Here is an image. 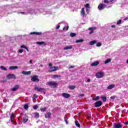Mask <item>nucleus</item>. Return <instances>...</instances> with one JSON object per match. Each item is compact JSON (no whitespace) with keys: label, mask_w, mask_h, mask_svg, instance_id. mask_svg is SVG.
Segmentation results:
<instances>
[{"label":"nucleus","mask_w":128,"mask_h":128,"mask_svg":"<svg viewBox=\"0 0 128 128\" xmlns=\"http://www.w3.org/2000/svg\"><path fill=\"white\" fill-rule=\"evenodd\" d=\"M40 68H42V66H44V65H42V64H40Z\"/></svg>","instance_id":"obj_59"},{"label":"nucleus","mask_w":128,"mask_h":128,"mask_svg":"<svg viewBox=\"0 0 128 128\" xmlns=\"http://www.w3.org/2000/svg\"><path fill=\"white\" fill-rule=\"evenodd\" d=\"M128 20V17H126L124 19V20Z\"/></svg>","instance_id":"obj_54"},{"label":"nucleus","mask_w":128,"mask_h":128,"mask_svg":"<svg viewBox=\"0 0 128 128\" xmlns=\"http://www.w3.org/2000/svg\"><path fill=\"white\" fill-rule=\"evenodd\" d=\"M60 78V76H58V74H54L53 76V78Z\"/></svg>","instance_id":"obj_35"},{"label":"nucleus","mask_w":128,"mask_h":128,"mask_svg":"<svg viewBox=\"0 0 128 128\" xmlns=\"http://www.w3.org/2000/svg\"><path fill=\"white\" fill-rule=\"evenodd\" d=\"M74 68V66H70L68 68Z\"/></svg>","instance_id":"obj_49"},{"label":"nucleus","mask_w":128,"mask_h":128,"mask_svg":"<svg viewBox=\"0 0 128 128\" xmlns=\"http://www.w3.org/2000/svg\"><path fill=\"white\" fill-rule=\"evenodd\" d=\"M80 16H82L84 17L86 16V12H84V8H82L80 11Z\"/></svg>","instance_id":"obj_13"},{"label":"nucleus","mask_w":128,"mask_h":128,"mask_svg":"<svg viewBox=\"0 0 128 128\" xmlns=\"http://www.w3.org/2000/svg\"><path fill=\"white\" fill-rule=\"evenodd\" d=\"M30 64H32V60H30Z\"/></svg>","instance_id":"obj_57"},{"label":"nucleus","mask_w":128,"mask_h":128,"mask_svg":"<svg viewBox=\"0 0 128 128\" xmlns=\"http://www.w3.org/2000/svg\"><path fill=\"white\" fill-rule=\"evenodd\" d=\"M92 100H95V101L98 100H100V96H97L95 98H93Z\"/></svg>","instance_id":"obj_29"},{"label":"nucleus","mask_w":128,"mask_h":128,"mask_svg":"<svg viewBox=\"0 0 128 128\" xmlns=\"http://www.w3.org/2000/svg\"><path fill=\"white\" fill-rule=\"evenodd\" d=\"M69 28H70V26H68L66 28V30H68Z\"/></svg>","instance_id":"obj_52"},{"label":"nucleus","mask_w":128,"mask_h":128,"mask_svg":"<svg viewBox=\"0 0 128 128\" xmlns=\"http://www.w3.org/2000/svg\"><path fill=\"white\" fill-rule=\"evenodd\" d=\"M30 34H36V36H42V32H32L30 33Z\"/></svg>","instance_id":"obj_15"},{"label":"nucleus","mask_w":128,"mask_h":128,"mask_svg":"<svg viewBox=\"0 0 128 128\" xmlns=\"http://www.w3.org/2000/svg\"><path fill=\"white\" fill-rule=\"evenodd\" d=\"M96 46L98 47H100V46H102V42H98L97 44H96Z\"/></svg>","instance_id":"obj_36"},{"label":"nucleus","mask_w":128,"mask_h":128,"mask_svg":"<svg viewBox=\"0 0 128 128\" xmlns=\"http://www.w3.org/2000/svg\"><path fill=\"white\" fill-rule=\"evenodd\" d=\"M113 128H124L121 122H116L113 125Z\"/></svg>","instance_id":"obj_2"},{"label":"nucleus","mask_w":128,"mask_h":128,"mask_svg":"<svg viewBox=\"0 0 128 128\" xmlns=\"http://www.w3.org/2000/svg\"><path fill=\"white\" fill-rule=\"evenodd\" d=\"M33 108L34 110H38V105H34V106H33Z\"/></svg>","instance_id":"obj_37"},{"label":"nucleus","mask_w":128,"mask_h":128,"mask_svg":"<svg viewBox=\"0 0 128 128\" xmlns=\"http://www.w3.org/2000/svg\"><path fill=\"white\" fill-rule=\"evenodd\" d=\"M48 85L50 86H52V88H57L58 84V82L54 81H51L48 82Z\"/></svg>","instance_id":"obj_1"},{"label":"nucleus","mask_w":128,"mask_h":128,"mask_svg":"<svg viewBox=\"0 0 128 128\" xmlns=\"http://www.w3.org/2000/svg\"><path fill=\"white\" fill-rule=\"evenodd\" d=\"M115 86L116 85L114 84H110L107 88L108 90H112V88H114Z\"/></svg>","instance_id":"obj_23"},{"label":"nucleus","mask_w":128,"mask_h":128,"mask_svg":"<svg viewBox=\"0 0 128 128\" xmlns=\"http://www.w3.org/2000/svg\"><path fill=\"white\" fill-rule=\"evenodd\" d=\"M104 6H106V5L100 4L98 6V8L100 10H104Z\"/></svg>","instance_id":"obj_12"},{"label":"nucleus","mask_w":128,"mask_h":128,"mask_svg":"<svg viewBox=\"0 0 128 128\" xmlns=\"http://www.w3.org/2000/svg\"><path fill=\"white\" fill-rule=\"evenodd\" d=\"M70 36L71 38H74V36H76V33L71 32L70 34Z\"/></svg>","instance_id":"obj_30"},{"label":"nucleus","mask_w":128,"mask_h":128,"mask_svg":"<svg viewBox=\"0 0 128 128\" xmlns=\"http://www.w3.org/2000/svg\"><path fill=\"white\" fill-rule=\"evenodd\" d=\"M112 61V59L110 58H108L107 60H106L104 62V64H108V62H110Z\"/></svg>","instance_id":"obj_24"},{"label":"nucleus","mask_w":128,"mask_h":128,"mask_svg":"<svg viewBox=\"0 0 128 128\" xmlns=\"http://www.w3.org/2000/svg\"><path fill=\"white\" fill-rule=\"evenodd\" d=\"M26 46H24V45L21 46V48H26Z\"/></svg>","instance_id":"obj_48"},{"label":"nucleus","mask_w":128,"mask_h":128,"mask_svg":"<svg viewBox=\"0 0 128 128\" xmlns=\"http://www.w3.org/2000/svg\"><path fill=\"white\" fill-rule=\"evenodd\" d=\"M102 100L103 102H106V96H103L101 97Z\"/></svg>","instance_id":"obj_27"},{"label":"nucleus","mask_w":128,"mask_h":128,"mask_svg":"<svg viewBox=\"0 0 128 128\" xmlns=\"http://www.w3.org/2000/svg\"><path fill=\"white\" fill-rule=\"evenodd\" d=\"M112 28H116V26H114V25H112V26H111Z\"/></svg>","instance_id":"obj_58"},{"label":"nucleus","mask_w":128,"mask_h":128,"mask_svg":"<svg viewBox=\"0 0 128 128\" xmlns=\"http://www.w3.org/2000/svg\"><path fill=\"white\" fill-rule=\"evenodd\" d=\"M87 82H90V78L88 79Z\"/></svg>","instance_id":"obj_53"},{"label":"nucleus","mask_w":128,"mask_h":128,"mask_svg":"<svg viewBox=\"0 0 128 128\" xmlns=\"http://www.w3.org/2000/svg\"><path fill=\"white\" fill-rule=\"evenodd\" d=\"M110 98H111V100H114V98H116V96H110Z\"/></svg>","instance_id":"obj_44"},{"label":"nucleus","mask_w":128,"mask_h":128,"mask_svg":"<svg viewBox=\"0 0 128 128\" xmlns=\"http://www.w3.org/2000/svg\"><path fill=\"white\" fill-rule=\"evenodd\" d=\"M98 64H100V62H98V61H96L94 62H92V64H91V66H98Z\"/></svg>","instance_id":"obj_17"},{"label":"nucleus","mask_w":128,"mask_h":128,"mask_svg":"<svg viewBox=\"0 0 128 128\" xmlns=\"http://www.w3.org/2000/svg\"><path fill=\"white\" fill-rule=\"evenodd\" d=\"M75 124L78 128H80V124H79L78 121L76 120L75 121Z\"/></svg>","instance_id":"obj_26"},{"label":"nucleus","mask_w":128,"mask_h":128,"mask_svg":"<svg viewBox=\"0 0 128 128\" xmlns=\"http://www.w3.org/2000/svg\"><path fill=\"white\" fill-rule=\"evenodd\" d=\"M22 74H24L25 76H28V75L30 74H32V72H30V71H28V72L23 71V72H22Z\"/></svg>","instance_id":"obj_16"},{"label":"nucleus","mask_w":128,"mask_h":128,"mask_svg":"<svg viewBox=\"0 0 128 128\" xmlns=\"http://www.w3.org/2000/svg\"><path fill=\"white\" fill-rule=\"evenodd\" d=\"M25 50H27V52H30V50H28V47H26Z\"/></svg>","instance_id":"obj_51"},{"label":"nucleus","mask_w":128,"mask_h":128,"mask_svg":"<svg viewBox=\"0 0 128 128\" xmlns=\"http://www.w3.org/2000/svg\"><path fill=\"white\" fill-rule=\"evenodd\" d=\"M58 67H56V66H54L52 67H50V70H48L49 72H56L58 70Z\"/></svg>","instance_id":"obj_4"},{"label":"nucleus","mask_w":128,"mask_h":128,"mask_svg":"<svg viewBox=\"0 0 128 128\" xmlns=\"http://www.w3.org/2000/svg\"><path fill=\"white\" fill-rule=\"evenodd\" d=\"M122 24V20H119L117 22V24L119 25Z\"/></svg>","instance_id":"obj_39"},{"label":"nucleus","mask_w":128,"mask_h":128,"mask_svg":"<svg viewBox=\"0 0 128 128\" xmlns=\"http://www.w3.org/2000/svg\"><path fill=\"white\" fill-rule=\"evenodd\" d=\"M20 14H24L25 13H24V12H21Z\"/></svg>","instance_id":"obj_60"},{"label":"nucleus","mask_w":128,"mask_h":128,"mask_svg":"<svg viewBox=\"0 0 128 128\" xmlns=\"http://www.w3.org/2000/svg\"><path fill=\"white\" fill-rule=\"evenodd\" d=\"M62 96L63 98H70V94L68 93H63Z\"/></svg>","instance_id":"obj_9"},{"label":"nucleus","mask_w":128,"mask_h":128,"mask_svg":"<svg viewBox=\"0 0 128 128\" xmlns=\"http://www.w3.org/2000/svg\"><path fill=\"white\" fill-rule=\"evenodd\" d=\"M66 30V27H64L63 30Z\"/></svg>","instance_id":"obj_56"},{"label":"nucleus","mask_w":128,"mask_h":128,"mask_svg":"<svg viewBox=\"0 0 128 128\" xmlns=\"http://www.w3.org/2000/svg\"><path fill=\"white\" fill-rule=\"evenodd\" d=\"M85 7L87 8H90V4H86V5L85 6Z\"/></svg>","instance_id":"obj_40"},{"label":"nucleus","mask_w":128,"mask_h":128,"mask_svg":"<svg viewBox=\"0 0 128 128\" xmlns=\"http://www.w3.org/2000/svg\"><path fill=\"white\" fill-rule=\"evenodd\" d=\"M104 2H105V4H108L110 2H108V0H104Z\"/></svg>","instance_id":"obj_43"},{"label":"nucleus","mask_w":128,"mask_h":128,"mask_svg":"<svg viewBox=\"0 0 128 128\" xmlns=\"http://www.w3.org/2000/svg\"><path fill=\"white\" fill-rule=\"evenodd\" d=\"M24 110H28V104L24 105Z\"/></svg>","instance_id":"obj_38"},{"label":"nucleus","mask_w":128,"mask_h":128,"mask_svg":"<svg viewBox=\"0 0 128 128\" xmlns=\"http://www.w3.org/2000/svg\"><path fill=\"white\" fill-rule=\"evenodd\" d=\"M97 42H98L96 40H94L90 41L89 42V44L90 46H94V44H96Z\"/></svg>","instance_id":"obj_19"},{"label":"nucleus","mask_w":128,"mask_h":128,"mask_svg":"<svg viewBox=\"0 0 128 128\" xmlns=\"http://www.w3.org/2000/svg\"><path fill=\"white\" fill-rule=\"evenodd\" d=\"M84 42V39H80L76 41V44H78V42Z\"/></svg>","instance_id":"obj_28"},{"label":"nucleus","mask_w":128,"mask_h":128,"mask_svg":"<svg viewBox=\"0 0 128 128\" xmlns=\"http://www.w3.org/2000/svg\"><path fill=\"white\" fill-rule=\"evenodd\" d=\"M34 96L35 98H38V96L36 95V94H34Z\"/></svg>","instance_id":"obj_42"},{"label":"nucleus","mask_w":128,"mask_h":128,"mask_svg":"<svg viewBox=\"0 0 128 128\" xmlns=\"http://www.w3.org/2000/svg\"><path fill=\"white\" fill-rule=\"evenodd\" d=\"M36 44H39L40 46H42V44H44V46H46V42H36Z\"/></svg>","instance_id":"obj_21"},{"label":"nucleus","mask_w":128,"mask_h":128,"mask_svg":"<svg viewBox=\"0 0 128 128\" xmlns=\"http://www.w3.org/2000/svg\"><path fill=\"white\" fill-rule=\"evenodd\" d=\"M0 68H1V70H6H6H8V69H6V67L4 66H0Z\"/></svg>","instance_id":"obj_32"},{"label":"nucleus","mask_w":128,"mask_h":128,"mask_svg":"<svg viewBox=\"0 0 128 128\" xmlns=\"http://www.w3.org/2000/svg\"><path fill=\"white\" fill-rule=\"evenodd\" d=\"M88 30H90V31L89 32L90 34H94V30H96V28H89Z\"/></svg>","instance_id":"obj_20"},{"label":"nucleus","mask_w":128,"mask_h":128,"mask_svg":"<svg viewBox=\"0 0 128 128\" xmlns=\"http://www.w3.org/2000/svg\"><path fill=\"white\" fill-rule=\"evenodd\" d=\"M102 105V101H97L94 103L95 108H100Z\"/></svg>","instance_id":"obj_6"},{"label":"nucleus","mask_w":128,"mask_h":128,"mask_svg":"<svg viewBox=\"0 0 128 128\" xmlns=\"http://www.w3.org/2000/svg\"><path fill=\"white\" fill-rule=\"evenodd\" d=\"M82 96H84V94H80L78 95L79 98H82Z\"/></svg>","instance_id":"obj_41"},{"label":"nucleus","mask_w":128,"mask_h":128,"mask_svg":"<svg viewBox=\"0 0 128 128\" xmlns=\"http://www.w3.org/2000/svg\"><path fill=\"white\" fill-rule=\"evenodd\" d=\"M112 2V0H111Z\"/></svg>","instance_id":"obj_62"},{"label":"nucleus","mask_w":128,"mask_h":128,"mask_svg":"<svg viewBox=\"0 0 128 128\" xmlns=\"http://www.w3.org/2000/svg\"><path fill=\"white\" fill-rule=\"evenodd\" d=\"M72 46H66V47L64 48V50H72Z\"/></svg>","instance_id":"obj_25"},{"label":"nucleus","mask_w":128,"mask_h":128,"mask_svg":"<svg viewBox=\"0 0 128 128\" xmlns=\"http://www.w3.org/2000/svg\"><path fill=\"white\" fill-rule=\"evenodd\" d=\"M31 80H32V82H40V79L38 78V76L34 75L32 77Z\"/></svg>","instance_id":"obj_5"},{"label":"nucleus","mask_w":128,"mask_h":128,"mask_svg":"<svg viewBox=\"0 0 128 128\" xmlns=\"http://www.w3.org/2000/svg\"><path fill=\"white\" fill-rule=\"evenodd\" d=\"M35 118H40V114H38V112L36 113Z\"/></svg>","instance_id":"obj_34"},{"label":"nucleus","mask_w":128,"mask_h":128,"mask_svg":"<svg viewBox=\"0 0 128 128\" xmlns=\"http://www.w3.org/2000/svg\"><path fill=\"white\" fill-rule=\"evenodd\" d=\"M52 116V113L50 112H48L46 114H45V118H50Z\"/></svg>","instance_id":"obj_14"},{"label":"nucleus","mask_w":128,"mask_h":128,"mask_svg":"<svg viewBox=\"0 0 128 128\" xmlns=\"http://www.w3.org/2000/svg\"><path fill=\"white\" fill-rule=\"evenodd\" d=\"M14 113L11 114L10 118L12 122H14Z\"/></svg>","instance_id":"obj_22"},{"label":"nucleus","mask_w":128,"mask_h":128,"mask_svg":"<svg viewBox=\"0 0 128 128\" xmlns=\"http://www.w3.org/2000/svg\"><path fill=\"white\" fill-rule=\"evenodd\" d=\"M7 78L10 80V78H12L13 80H16V75L14 74H8L6 76Z\"/></svg>","instance_id":"obj_7"},{"label":"nucleus","mask_w":128,"mask_h":128,"mask_svg":"<svg viewBox=\"0 0 128 128\" xmlns=\"http://www.w3.org/2000/svg\"><path fill=\"white\" fill-rule=\"evenodd\" d=\"M18 88H20V85H16L13 88H11V90L12 92H16Z\"/></svg>","instance_id":"obj_11"},{"label":"nucleus","mask_w":128,"mask_h":128,"mask_svg":"<svg viewBox=\"0 0 128 128\" xmlns=\"http://www.w3.org/2000/svg\"><path fill=\"white\" fill-rule=\"evenodd\" d=\"M34 90H36L38 92H44V88H38L37 86L35 87Z\"/></svg>","instance_id":"obj_8"},{"label":"nucleus","mask_w":128,"mask_h":128,"mask_svg":"<svg viewBox=\"0 0 128 128\" xmlns=\"http://www.w3.org/2000/svg\"><path fill=\"white\" fill-rule=\"evenodd\" d=\"M22 120H23V122H24V124H26V122L28 120V115L25 114Z\"/></svg>","instance_id":"obj_10"},{"label":"nucleus","mask_w":128,"mask_h":128,"mask_svg":"<svg viewBox=\"0 0 128 128\" xmlns=\"http://www.w3.org/2000/svg\"><path fill=\"white\" fill-rule=\"evenodd\" d=\"M104 72H98L95 76L96 78H104Z\"/></svg>","instance_id":"obj_3"},{"label":"nucleus","mask_w":128,"mask_h":128,"mask_svg":"<svg viewBox=\"0 0 128 128\" xmlns=\"http://www.w3.org/2000/svg\"><path fill=\"white\" fill-rule=\"evenodd\" d=\"M60 28V26L58 25V26L56 28V30H58V28Z\"/></svg>","instance_id":"obj_47"},{"label":"nucleus","mask_w":128,"mask_h":128,"mask_svg":"<svg viewBox=\"0 0 128 128\" xmlns=\"http://www.w3.org/2000/svg\"><path fill=\"white\" fill-rule=\"evenodd\" d=\"M124 124H126V125L128 124V120L124 122Z\"/></svg>","instance_id":"obj_55"},{"label":"nucleus","mask_w":128,"mask_h":128,"mask_svg":"<svg viewBox=\"0 0 128 128\" xmlns=\"http://www.w3.org/2000/svg\"><path fill=\"white\" fill-rule=\"evenodd\" d=\"M66 124H68V122L66 120Z\"/></svg>","instance_id":"obj_61"},{"label":"nucleus","mask_w":128,"mask_h":128,"mask_svg":"<svg viewBox=\"0 0 128 128\" xmlns=\"http://www.w3.org/2000/svg\"><path fill=\"white\" fill-rule=\"evenodd\" d=\"M41 112H46V108L44 107L40 108Z\"/></svg>","instance_id":"obj_33"},{"label":"nucleus","mask_w":128,"mask_h":128,"mask_svg":"<svg viewBox=\"0 0 128 128\" xmlns=\"http://www.w3.org/2000/svg\"><path fill=\"white\" fill-rule=\"evenodd\" d=\"M48 66L52 68V63H50Z\"/></svg>","instance_id":"obj_50"},{"label":"nucleus","mask_w":128,"mask_h":128,"mask_svg":"<svg viewBox=\"0 0 128 128\" xmlns=\"http://www.w3.org/2000/svg\"><path fill=\"white\" fill-rule=\"evenodd\" d=\"M18 66H11L9 68V69L10 70H18Z\"/></svg>","instance_id":"obj_18"},{"label":"nucleus","mask_w":128,"mask_h":128,"mask_svg":"<svg viewBox=\"0 0 128 128\" xmlns=\"http://www.w3.org/2000/svg\"><path fill=\"white\" fill-rule=\"evenodd\" d=\"M86 12H88H88H90V8H86Z\"/></svg>","instance_id":"obj_45"},{"label":"nucleus","mask_w":128,"mask_h":128,"mask_svg":"<svg viewBox=\"0 0 128 128\" xmlns=\"http://www.w3.org/2000/svg\"><path fill=\"white\" fill-rule=\"evenodd\" d=\"M24 52V50H22V49L19 50V52H20V54H22Z\"/></svg>","instance_id":"obj_46"},{"label":"nucleus","mask_w":128,"mask_h":128,"mask_svg":"<svg viewBox=\"0 0 128 128\" xmlns=\"http://www.w3.org/2000/svg\"><path fill=\"white\" fill-rule=\"evenodd\" d=\"M69 88L70 90H74L76 88V86H69Z\"/></svg>","instance_id":"obj_31"}]
</instances>
